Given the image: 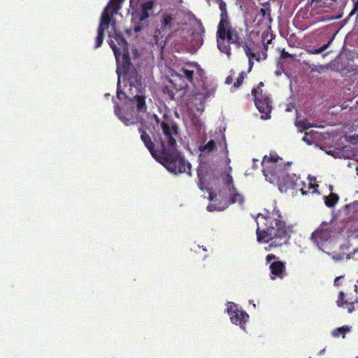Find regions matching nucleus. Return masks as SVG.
<instances>
[{
  "instance_id": "6ab92c4d",
  "label": "nucleus",
  "mask_w": 358,
  "mask_h": 358,
  "mask_svg": "<svg viewBox=\"0 0 358 358\" xmlns=\"http://www.w3.org/2000/svg\"><path fill=\"white\" fill-rule=\"evenodd\" d=\"M115 113L125 125L129 126L134 123L132 115H124L122 109L117 106L115 108Z\"/></svg>"
},
{
  "instance_id": "20e7f679",
  "label": "nucleus",
  "mask_w": 358,
  "mask_h": 358,
  "mask_svg": "<svg viewBox=\"0 0 358 358\" xmlns=\"http://www.w3.org/2000/svg\"><path fill=\"white\" fill-rule=\"evenodd\" d=\"M224 36H219L217 37V43L218 49L227 56L231 54L230 43L235 45L237 48L245 45H248L245 41L244 31L242 28L238 27H229L226 31Z\"/></svg>"
},
{
  "instance_id": "4d7b16f0",
  "label": "nucleus",
  "mask_w": 358,
  "mask_h": 358,
  "mask_svg": "<svg viewBox=\"0 0 358 358\" xmlns=\"http://www.w3.org/2000/svg\"><path fill=\"white\" fill-rule=\"evenodd\" d=\"M310 358H312V357H310Z\"/></svg>"
},
{
  "instance_id": "49530a36",
  "label": "nucleus",
  "mask_w": 358,
  "mask_h": 358,
  "mask_svg": "<svg viewBox=\"0 0 358 358\" xmlns=\"http://www.w3.org/2000/svg\"><path fill=\"white\" fill-rule=\"evenodd\" d=\"M309 189H313L312 192H314L315 191V185H313L312 184L309 185Z\"/></svg>"
},
{
  "instance_id": "5fc2aeb1",
  "label": "nucleus",
  "mask_w": 358,
  "mask_h": 358,
  "mask_svg": "<svg viewBox=\"0 0 358 358\" xmlns=\"http://www.w3.org/2000/svg\"><path fill=\"white\" fill-rule=\"evenodd\" d=\"M356 358H358V357H357Z\"/></svg>"
},
{
  "instance_id": "a211bd4d",
  "label": "nucleus",
  "mask_w": 358,
  "mask_h": 358,
  "mask_svg": "<svg viewBox=\"0 0 358 358\" xmlns=\"http://www.w3.org/2000/svg\"><path fill=\"white\" fill-rule=\"evenodd\" d=\"M270 269L273 275L282 278L285 272V265L280 261H275L270 265Z\"/></svg>"
},
{
  "instance_id": "dca6fc26",
  "label": "nucleus",
  "mask_w": 358,
  "mask_h": 358,
  "mask_svg": "<svg viewBox=\"0 0 358 358\" xmlns=\"http://www.w3.org/2000/svg\"><path fill=\"white\" fill-rule=\"evenodd\" d=\"M229 27H233L231 25L229 17L228 15H220V20L217 26V37L219 36H224L227 34L226 31L229 29Z\"/></svg>"
},
{
  "instance_id": "7c9ffc66",
  "label": "nucleus",
  "mask_w": 358,
  "mask_h": 358,
  "mask_svg": "<svg viewBox=\"0 0 358 358\" xmlns=\"http://www.w3.org/2000/svg\"><path fill=\"white\" fill-rule=\"evenodd\" d=\"M245 76L246 74L244 71L240 73L236 82L234 83V87L235 88H238L243 84L244 79L245 78Z\"/></svg>"
},
{
  "instance_id": "2f4dec72",
  "label": "nucleus",
  "mask_w": 358,
  "mask_h": 358,
  "mask_svg": "<svg viewBox=\"0 0 358 358\" xmlns=\"http://www.w3.org/2000/svg\"><path fill=\"white\" fill-rule=\"evenodd\" d=\"M115 38L120 45H125L127 44L125 38L120 32L115 31Z\"/></svg>"
},
{
  "instance_id": "864d4df0",
  "label": "nucleus",
  "mask_w": 358,
  "mask_h": 358,
  "mask_svg": "<svg viewBox=\"0 0 358 358\" xmlns=\"http://www.w3.org/2000/svg\"><path fill=\"white\" fill-rule=\"evenodd\" d=\"M322 224H327V222H323Z\"/></svg>"
},
{
  "instance_id": "c85d7f7f",
  "label": "nucleus",
  "mask_w": 358,
  "mask_h": 358,
  "mask_svg": "<svg viewBox=\"0 0 358 358\" xmlns=\"http://www.w3.org/2000/svg\"><path fill=\"white\" fill-rule=\"evenodd\" d=\"M155 5V0H149L147 1L141 5V8L145 10L147 13H150L152 10L154 6Z\"/></svg>"
},
{
  "instance_id": "473e14b6",
  "label": "nucleus",
  "mask_w": 358,
  "mask_h": 358,
  "mask_svg": "<svg viewBox=\"0 0 358 358\" xmlns=\"http://www.w3.org/2000/svg\"><path fill=\"white\" fill-rule=\"evenodd\" d=\"M217 2L221 11L220 15H228L226 3L223 0H217Z\"/></svg>"
},
{
  "instance_id": "09e8293b",
  "label": "nucleus",
  "mask_w": 358,
  "mask_h": 358,
  "mask_svg": "<svg viewBox=\"0 0 358 358\" xmlns=\"http://www.w3.org/2000/svg\"><path fill=\"white\" fill-rule=\"evenodd\" d=\"M155 43L156 44L157 43V35L155 36Z\"/></svg>"
},
{
  "instance_id": "4c0bfd02",
  "label": "nucleus",
  "mask_w": 358,
  "mask_h": 358,
  "mask_svg": "<svg viewBox=\"0 0 358 358\" xmlns=\"http://www.w3.org/2000/svg\"><path fill=\"white\" fill-rule=\"evenodd\" d=\"M234 73V70H231L230 71V75L228 76L227 78H226V80H225V83L227 84V85H231L232 83H233V80H234V78H233V74Z\"/></svg>"
},
{
  "instance_id": "58836bf2",
  "label": "nucleus",
  "mask_w": 358,
  "mask_h": 358,
  "mask_svg": "<svg viewBox=\"0 0 358 358\" xmlns=\"http://www.w3.org/2000/svg\"><path fill=\"white\" fill-rule=\"evenodd\" d=\"M281 59H287L291 58L292 59L294 56L291 54H289L288 52H286L285 50H282L280 54Z\"/></svg>"
},
{
  "instance_id": "0eeeda50",
  "label": "nucleus",
  "mask_w": 358,
  "mask_h": 358,
  "mask_svg": "<svg viewBox=\"0 0 358 358\" xmlns=\"http://www.w3.org/2000/svg\"><path fill=\"white\" fill-rule=\"evenodd\" d=\"M120 94H122L129 101L133 104L138 113H145L147 112V105L145 103V90H134L129 88L127 95L121 91L117 92V96L120 99Z\"/></svg>"
},
{
  "instance_id": "f8f14e48",
  "label": "nucleus",
  "mask_w": 358,
  "mask_h": 358,
  "mask_svg": "<svg viewBox=\"0 0 358 358\" xmlns=\"http://www.w3.org/2000/svg\"><path fill=\"white\" fill-rule=\"evenodd\" d=\"M150 15V13H147L141 8L139 12L132 14L131 22L134 24L133 29L136 33L141 31L143 27L148 25V23H145V21Z\"/></svg>"
},
{
  "instance_id": "4be33fe9",
  "label": "nucleus",
  "mask_w": 358,
  "mask_h": 358,
  "mask_svg": "<svg viewBox=\"0 0 358 358\" xmlns=\"http://www.w3.org/2000/svg\"><path fill=\"white\" fill-rule=\"evenodd\" d=\"M176 85L171 83V85H166L163 87L162 92L164 95H166L170 99H174L176 94L179 92L176 89Z\"/></svg>"
},
{
  "instance_id": "2eb2a0df",
  "label": "nucleus",
  "mask_w": 358,
  "mask_h": 358,
  "mask_svg": "<svg viewBox=\"0 0 358 358\" xmlns=\"http://www.w3.org/2000/svg\"><path fill=\"white\" fill-rule=\"evenodd\" d=\"M273 229L271 225L266 229L260 230L258 227L257 229V240L261 242L268 243L270 241L275 239V234Z\"/></svg>"
},
{
  "instance_id": "3c124183",
  "label": "nucleus",
  "mask_w": 358,
  "mask_h": 358,
  "mask_svg": "<svg viewBox=\"0 0 358 358\" xmlns=\"http://www.w3.org/2000/svg\"><path fill=\"white\" fill-rule=\"evenodd\" d=\"M357 288H358V287H357V285H355V291L356 292H358Z\"/></svg>"
},
{
  "instance_id": "37998d69",
  "label": "nucleus",
  "mask_w": 358,
  "mask_h": 358,
  "mask_svg": "<svg viewBox=\"0 0 358 358\" xmlns=\"http://www.w3.org/2000/svg\"><path fill=\"white\" fill-rule=\"evenodd\" d=\"M342 278V276H338L337 278H336L335 280H334V285H336V286H338L339 285V282L338 281L340 280V279Z\"/></svg>"
},
{
  "instance_id": "c9c22d12",
  "label": "nucleus",
  "mask_w": 358,
  "mask_h": 358,
  "mask_svg": "<svg viewBox=\"0 0 358 358\" xmlns=\"http://www.w3.org/2000/svg\"><path fill=\"white\" fill-rule=\"evenodd\" d=\"M344 293L341 292L339 293L338 299L336 301L338 306H342L344 303H347V301H344Z\"/></svg>"
},
{
  "instance_id": "aec40b11",
  "label": "nucleus",
  "mask_w": 358,
  "mask_h": 358,
  "mask_svg": "<svg viewBox=\"0 0 358 358\" xmlns=\"http://www.w3.org/2000/svg\"><path fill=\"white\" fill-rule=\"evenodd\" d=\"M274 231L275 238H285L287 237L286 225H271Z\"/></svg>"
},
{
  "instance_id": "f3484780",
  "label": "nucleus",
  "mask_w": 358,
  "mask_h": 358,
  "mask_svg": "<svg viewBox=\"0 0 358 358\" xmlns=\"http://www.w3.org/2000/svg\"><path fill=\"white\" fill-rule=\"evenodd\" d=\"M336 0H311L310 7L312 10H322L332 8Z\"/></svg>"
},
{
  "instance_id": "ea45409f",
  "label": "nucleus",
  "mask_w": 358,
  "mask_h": 358,
  "mask_svg": "<svg viewBox=\"0 0 358 358\" xmlns=\"http://www.w3.org/2000/svg\"><path fill=\"white\" fill-rule=\"evenodd\" d=\"M358 11V0H357L354 3V8L352 10L350 13V16H352L355 12Z\"/></svg>"
},
{
  "instance_id": "603ef678",
  "label": "nucleus",
  "mask_w": 358,
  "mask_h": 358,
  "mask_svg": "<svg viewBox=\"0 0 358 358\" xmlns=\"http://www.w3.org/2000/svg\"><path fill=\"white\" fill-rule=\"evenodd\" d=\"M115 24V20H113L112 25L113 26Z\"/></svg>"
},
{
  "instance_id": "72a5a7b5",
  "label": "nucleus",
  "mask_w": 358,
  "mask_h": 358,
  "mask_svg": "<svg viewBox=\"0 0 358 358\" xmlns=\"http://www.w3.org/2000/svg\"><path fill=\"white\" fill-rule=\"evenodd\" d=\"M224 182H225V185H227L229 187V189H230L232 187H234L233 178H232L231 176L229 173H227Z\"/></svg>"
},
{
  "instance_id": "f704fd0d",
  "label": "nucleus",
  "mask_w": 358,
  "mask_h": 358,
  "mask_svg": "<svg viewBox=\"0 0 358 358\" xmlns=\"http://www.w3.org/2000/svg\"><path fill=\"white\" fill-rule=\"evenodd\" d=\"M348 255H347L345 252H342L340 254H334L333 255L332 257L336 261H340L344 259L345 257L348 258Z\"/></svg>"
},
{
  "instance_id": "393cba45",
  "label": "nucleus",
  "mask_w": 358,
  "mask_h": 358,
  "mask_svg": "<svg viewBox=\"0 0 358 358\" xmlns=\"http://www.w3.org/2000/svg\"><path fill=\"white\" fill-rule=\"evenodd\" d=\"M350 331V327L348 326H343L341 327H338L335 329H334L331 332V335L334 337H339L342 336L343 338H345V336L347 333H348Z\"/></svg>"
},
{
  "instance_id": "9d476101",
  "label": "nucleus",
  "mask_w": 358,
  "mask_h": 358,
  "mask_svg": "<svg viewBox=\"0 0 358 358\" xmlns=\"http://www.w3.org/2000/svg\"><path fill=\"white\" fill-rule=\"evenodd\" d=\"M227 313L232 323L236 325L244 324L249 317L245 311L239 310L237 305L233 302L229 303Z\"/></svg>"
},
{
  "instance_id": "423d86ee",
  "label": "nucleus",
  "mask_w": 358,
  "mask_h": 358,
  "mask_svg": "<svg viewBox=\"0 0 358 358\" xmlns=\"http://www.w3.org/2000/svg\"><path fill=\"white\" fill-rule=\"evenodd\" d=\"M342 231H338V225H320V227L312 233L310 238L317 245H322L331 238L339 240V235Z\"/></svg>"
},
{
  "instance_id": "bb28decb",
  "label": "nucleus",
  "mask_w": 358,
  "mask_h": 358,
  "mask_svg": "<svg viewBox=\"0 0 358 358\" xmlns=\"http://www.w3.org/2000/svg\"><path fill=\"white\" fill-rule=\"evenodd\" d=\"M215 148V143L213 140H210L206 144L204 145H201L199 147V150L202 152H211Z\"/></svg>"
},
{
  "instance_id": "a19ab883",
  "label": "nucleus",
  "mask_w": 358,
  "mask_h": 358,
  "mask_svg": "<svg viewBox=\"0 0 358 358\" xmlns=\"http://www.w3.org/2000/svg\"><path fill=\"white\" fill-rule=\"evenodd\" d=\"M348 306V310L349 313H352L354 310V304L353 303H346Z\"/></svg>"
},
{
  "instance_id": "4468645a",
  "label": "nucleus",
  "mask_w": 358,
  "mask_h": 358,
  "mask_svg": "<svg viewBox=\"0 0 358 358\" xmlns=\"http://www.w3.org/2000/svg\"><path fill=\"white\" fill-rule=\"evenodd\" d=\"M262 217L267 224H285L283 216L279 213L278 210H273L272 212L265 210L264 213H259L257 219Z\"/></svg>"
},
{
  "instance_id": "7ed1b4c3",
  "label": "nucleus",
  "mask_w": 358,
  "mask_h": 358,
  "mask_svg": "<svg viewBox=\"0 0 358 358\" xmlns=\"http://www.w3.org/2000/svg\"><path fill=\"white\" fill-rule=\"evenodd\" d=\"M229 197L226 196L225 190L220 191L219 194H213L209 192V199L210 203L207 206V210L212 211H222L226 209L230 204L238 203L242 206L244 203V197L241 194L235 187H232L228 190Z\"/></svg>"
},
{
  "instance_id": "1a4fd4ad",
  "label": "nucleus",
  "mask_w": 358,
  "mask_h": 358,
  "mask_svg": "<svg viewBox=\"0 0 358 358\" xmlns=\"http://www.w3.org/2000/svg\"><path fill=\"white\" fill-rule=\"evenodd\" d=\"M194 75L193 70L182 67L178 73L173 75L170 83L175 84L176 90H184L188 87L189 83H194Z\"/></svg>"
},
{
  "instance_id": "79ce46f5",
  "label": "nucleus",
  "mask_w": 358,
  "mask_h": 358,
  "mask_svg": "<svg viewBox=\"0 0 358 358\" xmlns=\"http://www.w3.org/2000/svg\"><path fill=\"white\" fill-rule=\"evenodd\" d=\"M275 259V256L273 254H269L266 256V260L268 262H270L271 260Z\"/></svg>"
},
{
  "instance_id": "e433bc0d",
  "label": "nucleus",
  "mask_w": 358,
  "mask_h": 358,
  "mask_svg": "<svg viewBox=\"0 0 358 358\" xmlns=\"http://www.w3.org/2000/svg\"><path fill=\"white\" fill-rule=\"evenodd\" d=\"M108 43H109V45H110V48H112V50H113V52H114L115 55V56H117V54H119V53H120V52H119L120 50H119V49L117 48V47L116 46V45H115V42H114L113 41L110 40V41L108 42Z\"/></svg>"
},
{
  "instance_id": "8fccbe9b",
  "label": "nucleus",
  "mask_w": 358,
  "mask_h": 358,
  "mask_svg": "<svg viewBox=\"0 0 358 358\" xmlns=\"http://www.w3.org/2000/svg\"><path fill=\"white\" fill-rule=\"evenodd\" d=\"M198 177L201 179V173H199V171H198Z\"/></svg>"
},
{
  "instance_id": "5701e85b",
  "label": "nucleus",
  "mask_w": 358,
  "mask_h": 358,
  "mask_svg": "<svg viewBox=\"0 0 358 358\" xmlns=\"http://www.w3.org/2000/svg\"><path fill=\"white\" fill-rule=\"evenodd\" d=\"M244 51L246 55V56L248 58L249 61V71H251L254 62L252 61L253 59H255L257 61H259V57H257L255 53L252 52V50L249 45H245L244 46Z\"/></svg>"
},
{
  "instance_id": "f03ea898",
  "label": "nucleus",
  "mask_w": 358,
  "mask_h": 358,
  "mask_svg": "<svg viewBox=\"0 0 358 358\" xmlns=\"http://www.w3.org/2000/svg\"><path fill=\"white\" fill-rule=\"evenodd\" d=\"M262 166L266 180L277 185L281 192L294 189L299 186V182H302L296 174L288 173L289 163H283L282 159L275 152H270L269 156L264 157Z\"/></svg>"
},
{
  "instance_id": "9b49d317",
  "label": "nucleus",
  "mask_w": 358,
  "mask_h": 358,
  "mask_svg": "<svg viewBox=\"0 0 358 358\" xmlns=\"http://www.w3.org/2000/svg\"><path fill=\"white\" fill-rule=\"evenodd\" d=\"M343 230L344 231L342 232V235H339V240L346 239L348 245H341V248L342 249H347L351 245V241L358 238V225H343L342 227H340V225H338V231H342Z\"/></svg>"
},
{
  "instance_id": "a18cd8bd",
  "label": "nucleus",
  "mask_w": 358,
  "mask_h": 358,
  "mask_svg": "<svg viewBox=\"0 0 358 358\" xmlns=\"http://www.w3.org/2000/svg\"><path fill=\"white\" fill-rule=\"evenodd\" d=\"M264 86V83L262 82H260L259 83V85H258V87L256 88L257 90H258V92L260 93V92L262 91V90L260 89L261 87Z\"/></svg>"
},
{
  "instance_id": "412c9836",
  "label": "nucleus",
  "mask_w": 358,
  "mask_h": 358,
  "mask_svg": "<svg viewBox=\"0 0 358 358\" xmlns=\"http://www.w3.org/2000/svg\"><path fill=\"white\" fill-rule=\"evenodd\" d=\"M173 21V17L171 15L164 14L161 20V29L162 31H166L171 28V25Z\"/></svg>"
},
{
  "instance_id": "de8ad7c7",
  "label": "nucleus",
  "mask_w": 358,
  "mask_h": 358,
  "mask_svg": "<svg viewBox=\"0 0 358 358\" xmlns=\"http://www.w3.org/2000/svg\"><path fill=\"white\" fill-rule=\"evenodd\" d=\"M307 134H307V133H306V135H305V136L303 138V140L304 141H307V142H308V143H309V141H308V138H306Z\"/></svg>"
},
{
  "instance_id": "6e6d98bb",
  "label": "nucleus",
  "mask_w": 358,
  "mask_h": 358,
  "mask_svg": "<svg viewBox=\"0 0 358 358\" xmlns=\"http://www.w3.org/2000/svg\"><path fill=\"white\" fill-rule=\"evenodd\" d=\"M357 282H358V280H357Z\"/></svg>"
},
{
  "instance_id": "c03bdc74",
  "label": "nucleus",
  "mask_w": 358,
  "mask_h": 358,
  "mask_svg": "<svg viewBox=\"0 0 358 358\" xmlns=\"http://www.w3.org/2000/svg\"><path fill=\"white\" fill-rule=\"evenodd\" d=\"M300 191L301 192V194H303V195H307L310 191V189H301Z\"/></svg>"
},
{
  "instance_id": "cd10ccee",
  "label": "nucleus",
  "mask_w": 358,
  "mask_h": 358,
  "mask_svg": "<svg viewBox=\"0 0 358 358\" xmlns=\"http://www.w3.org/2000/svg\"><path fill=\"white\" fill-rule=\"evenodd\" d=\"M333 40H334V37L330 38L329 40V41L326 44L323 45L320 48L313 49L311 50H308V52H310V54H314V55L320 54L321 52H322L323 51L326 50L329 47V45L331 43V42L333 41Z\"/></svg>"
},
{
  "instance_id": "a878e982",
  "label": "nucleus",
  "mask_w": 358,
  "mask_h": 358,
  "mask_svg": "<svg viewBox=\"0 0 358 358\" xmlns=\"http://www.w3.org/2000/svg\"><path fill=\"white\" fill-rule=\"evenodd\" d=\"M296 125L302 130H307L312 127H317V124L310 123L307 120H298L296 122Z\"/></svg>"
},
{
  "instance_id": "ddd939ff",
  "label": "nucleus",
  "mask_w": 358,
  "mask_h": 358,
  "mask_svg": "<svg viewBox=\"0 0 358 358\" xmlns=\"http://www.w3.org/2000/svg\"><path fill=\"white\" fill-rule=\"evenodd\" d=\"M131 70H125V77L128 80L130 88L134 90H142V76L131 66Z\"/></svg>"
},
{
  "instance_id": "f257e3e1",
  "label": "nucleus",
  "mask_w": 358,
  "mask_h": 358,
  "mask_svg": "<svg viewBox=\"0 0 358 358\" xmlns=\"http://www.w3.org/2000/svg\"><path fill=\"white\" fill-rule=\"evenodd\" d=\"M150 123L138 128L141 139L151 155L170 173L191 176V164L177 149L178 127L172 120H161L153 115Z\"/></svg>"
},
{
  "instance_id": "6e6552de",
  "label": "nucleus",
  "mask_w": 358,
  "mask_h": 358,
  "mask_svg": "<svg viewBox=\"0 0 358 358\" xmlns=\"http://www.w3.org/2000/svg\"><path fill=\"white\" fill-rule=\"evenodd\" d=\"M252 94L254 96L255 103L258 110L262 114V119L270 118V113L272 110L271 101L269 97L265 94H262V91L258 92V90L253 89Z\"/></svg>"
},
{
  "instance_id": "c756f323",
  "label": "nucleus",
  "mask_w": 358,
  "mask_h": 358,
  "mask_svg": "<svg viewBox=\"0 0 358 358\" xmlns=\"http://www.w3.org/2000/svg\"><path fill=\"white\" fill-rule=\"evenodd\" d=\"M260 13L264 18L271 20V9L268 3H264L260 9Z\"/></svg>"
},
{
  "instance_id": "b1692460",
  "label": "nucleus",
  "mask_w": 358,
  "mask_h": 358,
  "mask_svg": "<svg viewBox=\"0 0 358 358\" xmlns=\"http://www.w3.org/2000/svg\"><path fill=\"white\" fill-rule=\"evenodd\" d=\"M339 200V196L336 193H331L328 196H324V203L327 207H334Z\"/></svg>"
},
{
  "instance_id": "39448f33",
  "label": "nucleus",
  "mask_w": 358,
  "mask_h": 358,
  "mask_svg": "<svg viewBox=\"0 0 358 358\" xmlns=\"http://www.w3.org/2000/svg\"><path fill=\"white\" fill-rule=\"evenodd\" d=\"M124 0H110L104 8L100 19L97 29V36L95 38V48H99L104 38L105 30L108 27L109 24L113 21V15L116 14L122 8Z\"/></svg>"
}]
</instances>
